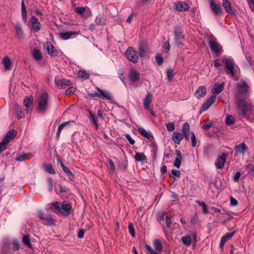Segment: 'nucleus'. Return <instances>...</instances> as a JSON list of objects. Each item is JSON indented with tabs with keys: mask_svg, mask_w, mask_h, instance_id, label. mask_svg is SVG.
Returning <instances> with one entry per match:
<instances>
[{
	"mask_svg": "<svg viewBox=\"0 0 254 254\" xmlns=\"http://www.w3.org/2000/svg\"><path fill=\"white\" fill-rule=\"evenodd\" d=\"M96 89L97 91L100 92V97H103L104 98L109 100L112 99V96L109 92L107 91L102 90L99 87H96Z\"/></svg>",
	"mask_w": 254,
	"mask_h": 254,
	"instance_id": "nucleus-29",
	"label": "nucleus"
},
{
	"mask_svg": "<svg viewBox=\"0 0 254 254\" xmlns=\"http://www.w3.org/2000/svg\"><path fill=\"white\" fill-rule=\"evenodd\" d=\"M48 95L46 92H43L37 99V112L44 114L48 108Z\"/></svg>",
	"mask_w": 254,
	"mask_h": 254,
	"instance_id": "nucleus-3",
	"label": "nucleus"
},
{
	"mask_svg": "<svg viewBox=\"0 0 254 254\" xmlns=\"http://www.w3.org/2000/svg\"><path fill=\"white\" fill-rule=\"evenodd\" d=\"M21 14L22 17L24 21H26L27 20V10L26 7L24 4V0L21 1Z\"/></svg>",
	"mask_w": 254,
	"mask_h": 254,
	"instance_id": "nucleus-40",
	"label": "nucleus"
},
{
	"mask_svg": "<svg viewBox=\"0 0 254 254\" xmlns=\"http://www.w3.org/2000/svg\"><path fill=\"white\" fill-rule=\"evenodd\" d=\"M17 135V132L14 129L9 130L2 139L7 143Z\"/></svg>",
	"mask_w": 254,
	"mask_h": 254,
	"instance_id": "nucleus-27",
	"label": "nucleus"
},
{
	"mask_svg": "<svg viewBox=\"0 0 254 254\" xmlns=\"http://www.w3.org/2000/svg\"><path fill=\"white\" fill-rule=\"evenodd\" d=\"M77 34V33L76 32L70 31L66 32L65 33H61L60 34V36L61 38H62L64 40H67L72 36Z\"/></svg>",
	"mask_w": 254,
	"mask_h": 254,
	"instance_id": "nucleus-32",
	"label": "nucleus"
},
{
	"mask_svg": "<svg viewBox=\"0 0 254 254\" xmlns=\"http://www.w3.org/2000/svg\"><path fill=\"white\" fill-rule=\"evenodd\" d=\"M14 113L18 119H22L24 117V113L22 111L21 108L17 105L14 107Z\"/></svg>",
	"mask_w": 254,
	"mask_h": 254,
	"instance_id": "nucleus-37",
	"label": "nucleus"
},
{
	"mask_svg": "<svg viewBox=\"0 0 254 254\" xmlns=\"http://www.w3.org/2000/svg\"><path fill=\"white\" fill-rule=\"evenodd\" d=\"M134 158L135 160L138 162L146 160V157L143 153H136L135 155Z\"/></svg>",
	"mask_w": 254,
	"mask_h": 254,
	"instance_id": "nucleus-41",
	"label": "nucleus"
},
{
	"mask_svg": "<svg viewBox=\"0 0 254 254\" xmlns=\"http://www.w3.org/2000/svg\"><path fill=\"white\" fill-rule=\"evenodd\" d=\"M128 228L129 232L130 234L131 235V236L132 237H134L135 236V231L134 229V226H133V224L131 223H130L128 224Z\"/></svg>",
	"mask_w": 254,
	"mask_h": 254,
	"instance_id": "nucleus-50",
	"label": "nucleus"
},
{
	"mask_svg": "<svg viewBox=\"0 0 254 254\" xmlns=\"http://www.w3.org/2000/svg\"><path fill=\"white\" fill-rule=\"evenodd\" d=\"M222 5L225 8L226 11L231 15H235L236 11L235 9L232 8L231 4L227 0H223Z\"/></svg>",
	"mask_w": 254,
	"mask_h": 254,
	"instance_id": "nucleus-23",
	"label": "nucleus"
},
{
	"mask_svg": "<svg viewBox=\"0 0 254 254\" xmlns=\"http://www.w3.org/2000/svg\"><path fill=\"white\" fill-rule=\"evenodd\" d=\"M48 187L50 192L52 191L53 189V180L52 178L47 179Z\"/></svg>",
	"mask_w": 254,
	"mask_h": 254,
	"instance_id": "nucleus-51",
	"label": "nucleus"
},
{
	"mask_svg": "<svg viewBox=\"0 0 254 254\" xmlns=\"http://www.w3.org/2000/svg\"><path fill=\"white\" fill-rule=\"evenodd\" d=\"M127 58L132 63H137L139 59L138 53L134 50L132 47H128L126 51Z\"/></svg>",
	"mask_w": 254,
	"mask_h": 254,
	"instance_id": "nucleus-5",
	"label": "nucleus"
},
{
	"mask_svg": "<svg viewBox=\"0 0 254 254\" xmlns=\"http://www.w3.org/2000/svg\"><path fill=\"white\" fill-rule=\"evenodd\" d=\"M183 139V135L178 131H174L172 133V139L177 144H180Z\"/></svg>",
	"mask_w": 254,
	"mask_h": 254,
	"instance_id": "nucleus-28",
	"label": "nucleus"
},
{
	"mask_svg": "<svg viewBox=\"0 0 254 254\" xmlns=\"http://www.w3.org/2000/svg\"><path fill=\"white\" fill-rule=\"evenodd\" d=\"M154 247L156 251L160 252L162 250V245L159 240H156L154 242Z\"/></svg>",
	"mask_w": 254,
	"mask_h": 254,
	"instance_id": "nucleus-46",
	"label": "nucleus"
},
{
	"mask_svg": "<svg viewBox=\"0 0 254 254\" xmlns=\"http://www.w3.org/2000/svg\"><path fill=\"white\" fill-rule=\"evenodd\" d=\"M206 93V88L204 86L199 87L195 92V96L197 98L199 99L204 97Z\"/></svg>",
	"mask_w": 254,
	"mask_h": 254,
	"instance_id": "nucleus-30",
	"label": "nucleus"
},
{
	"mask_svg": "<svg viewBox=\"0 0 254 254\" xmlns=\"http://www.w3.org/2000/svg\"><path fill=\"white\" fill-rule=\"evenodd\" d=\"M236 88L238 92L241 94L247 95L249 92L250 87L244 80H242L237 83Z\"/></svg>",
	"mask_w": 254,
	"mask_h": 254,
	"instance_id": "nucleus-10",
	"label": "nucleus"
},
{
	"mask_svg": "<svg viewBox=\"0 0 254 254\" xmlns=\"http://www.w3.org/2000/svg\"><path fill=\"white\" fill-rule=\"evenodd\" d=\"M31 55L33 59L37 61H41L43 58L42 54L39 49L36 48L31 49Z\"/></svg>",
	"mask_w": 254,
	"mask_h": 254,
	"instance_id": "nucleus-25",
	"label": "nucleus"
},
{
	"mask_svg": "<svg viewBox=\"0 0 254 254\" xmlns=\"http://www.w3.org/2000/svg\"><path fill=\"white\" fill-rule=\"evenodd\" d=\"M38 216L40 218L39 221L44 225L49 226L55 225V217L51 214L45 213L43 211H39Z\"/></svg>",
	"mask_w": 254,
	"mask_h": 254,
	"instance_id": "nucleus-4",
	"label": "nucleus"
},
{
	"mask_svg": "<svg viewBox=\"0 0 254 254\" xmlns=\"http://www.w3.org/2000/svg\"><path fill=\"white\" fill-rule=\"evenodd\" d=\"M15 29L16 34L19 39H21L23 37V32L21 25L19 22H17L15 24Z\"/></svg>",
	"mask_w": 254,
	"mask_h": 254,
	"instance_id": "nucleus-36",
	"label": "nucleus"
},
{
	"mask_svg": "<svg viewBox=\"0 0 254 254\" xmlns=\"http://www.w3.org/2000/svg\"><path fill=\"white\" fill-rule=\"evenodd\" d=\"M235 119L231 115H228L226 117L225 123L228 126H230L234 123Z\"/></svg>",
	"mask_w": 254,
	"mask_h": 254,
	"instance_id": "nucleus-48",
	"label": "nucleus"
},
{
	"mask_svg": "<svg viewBox=\"0 0 254 254\" xmlns=\"http://www.w3.org/2000/svg\"><path fill=\"white\" fill-rule=\"evenodd\" d=\"M88 111L89 113V119L90 122L95 125L96 128H98V126L97 122V120L96 119L95 117L94 116V115L92 114V112L90 110H89Z\"/></svg>",
	"mask_w": 254,
	"mask_h": 254,
	"instance_id": "nucleus-44",
	"label": "nucleus"
},
{
	"mask_svg": "<svg viewBox=\"0 0 254 254\" xmlns=\"http://www.w3.org/2000/svg\"><path fill=\"white\" fill-rule=\"evenodd\" d=\"M51 209L55 210V212L59 215L67 217L73 211L72 206L69 203L64 201L62 203L58 201H55L50 203Z\"/></svg>",
	"mask_w": 254,
	"mask_h": 254,
	"instance_id": "nucleus-2",
	"label": "nucleus"
},
{
	"mask_svg": "<svg viewBox=\"0 0 254 254\" xmlns=\"http://www.w3.org/2000/svg\"><path fill=\"white\" fill-rule=\"evenodd\" d=\"M222 62L224 63L226 66L225 72L226 73L230 75L231 77H234L235 75L234 72V62L233 60L230 59H223Z\"/></svg>",
	"mask_w": 254,
	"mask_h": 254,
	"instance_id": "nucleus-6",
	"label": "nucleus"
},
{
	"mask_svg": "<svg viewBox=\"0 0 254 254\" xmlns=\"http://www.w3.org/2000/svg\"><path fill=\"white\" fill-rule=\"evenodd\" d=\"M30 22L35 32H38L41 29V24L38 19L35 16H32Z\"/></svg>",
	"mask_w": 254,
	"mask_h": 254,
	"instance_id": "nucleus-19",
	"label": "nucleus"
},
{
	"mask_svg": "<svg viewBox=\"0 0 254 254\" xmlns=\"http://www.w3.org/2000/svg\"><path fill=\"white\" fill-rule=\"evenodd\" d=\"M181 159L179 158H176L175 159V162L174 163V165L177 167V168H179L181 166Z\"/></svg>",
	"mask_w": 254,
	"mask_h": 254,
	"instance_id": "nucleus-63",
	"label": "nucleus"
},
{
	"mask_svg": "<svg viewBox=\"0 0 254 254\" xmlns=\"http://www.w3.org/2000/svg\"><path fill=\"white\" fill-rule=\"evenodd\" d=\"M44 48L48 54L52 57H58L60 54V51L57 50L51 42H46L44 45Z\"/></svg>",
	"mask_w": 254,
	"mask_h": 254,
	"instance_id": "nucleus-7",
	"label": "nucleus"
},
{
	"mask_svg": "<svg viewBox=\"0 0 254 254\" xmlns=\"http://www.w3.org/2000/svg\"><path fill=\"white\" fill-rule=\"evenodd\" d=\"M23 104L25 107L26 113L31 115L33 109V98L32 96L30 95L25 97L23 101Z\"/></svg>",
	"mask_w": 254,
	"mask_h": 254,
	"instance_id": "nucleus-11",
	"label": "nucleus"
},
{
	"mask_svg": "<svg viewBox=\"0 0 254 254\" xmlns=\"http://www.w3.org/2000/svg\"><path fill=\"white\" fill-rule=\"evenodd\" d=\"M45 170L49 174H55L56 172L51 164H45L44 165Z\"/></svg>",
	"mask_w": 254,
	"mask_h": 254,
	"instance_id": "nucleus-42",
	"label": "nucleus"
},
{
	"mask_svg": "<svg viewBox=\"0 0 254 254\" xmlns=\"http://www.w3.org/2000/svg\"><path fill=\"white\" fill-rule=\"evenodd\" d=\"M5 70H8L11 68V62L8 56H5L2 61Z\"/></svg>",
	"mask_w": 254,
	"mask_h": 254,
	"instance_id": "nucleus-34",
	"label": "nucleus"
},
{
	"mask_svg": "<svg viewBox=\"0 0 254 254\" xmlns=\"http://www.w3.org/2000/svg\"><path fill=\"white\" fill-rule=\"evenodd\" d=\"M196 203L200 205L202 207V211L204 214H207L208 213L207 205L203 202L200 200H196Z\"/></svg>",
	"mask_w": 254,
	"mask_h": 254,
	"instance_id": "nucleus-47",
	"label": "nucleus"
},
{
	"mask_svg": "<svg viewBox=\"0 0 254 254\" xmlns=\"http://www.w3.org/2000/svg\"><path fill=\"white\" fill-rule=\"evenodd\" d=\"M78 77L87 79L89 78L90 75L85 70H79L78 73Z\"/></svg>",
	"mask_w": 254,
	"mask_h": 254,
	"instance_id": "nucleus-45",
	"label": "nucleus"
},
{
	"mask_svg": "<svg viewBox=\"0 0 254 254\" xmlns=\"http://www.w3.org/2000/svg\"><path fill=\"white\" fill-rule=\"evenodd\" d=\"M62 167L63 168V171L64 173L67 175L70 181H73L74 180V175L70 171L68 168L65 166L64 164H62Z\"/></svg>",
	"mask_w": 254,
	"mask_h": 254,
	"instance_id": "nucleus-33",
	"label": "nucleus"
},
{
	"mask_svg": "<svg viewBox=\"0 0 254 254\" xmlns=\"http://www.w3.org/2000/svg\"><path fill=\"white\" fill-rule=\"evenodd\" d=\"M107 166L109 170L110 174L114 173L115 170V166L113 161L110 159H108L107 160Z\"/></svg>",
	"mask_w": 254,
	"mask_h": 254,
	"instance_id": "nucleus-39",
	"label": "nucleus"
},
{
	"mask_svg": "<svg viewBox=\"0 0 254 254\" xmlns=\"http://www.w3.org/2000/svg\"><path fill=\"white\" fill-rule=\"evenodd\" d=\"M22 242L29 248H32V245L31 244L29 236L28 235H25L23 236Z\"/></svg>",
	"mask_w": 254,
	"mask_h": 254,
	"instance_id": "nucleus-43",
	"label": "nucleus"
},
{
	"mask_svg": "<svg viewBox=\"0 0 254 254\" xmlns=\"http://www.w3.org/2000/svg\"><path fill=\"white\" fill-rule=\"evenodd\" d=\"M235 103L238 115L250 122H254V105L248 102L243 96H237Z\"/></svg>",
	"mask_w": 254,
	"mask_h": 254,
	"instance_id": "nucleus-1",
	"label": "nucleus"
},
{
	"mask_svg": "<svg viewBox=\"0 0 254 254\" xmlns=\"http://www.w3.org/2000/svg\"><path fill=\"white\" fill-rule=\"evenodd\" d=\"M216 99L215 95H212L209 99H208L205 103H204L201 108L200 111H204L207 110L210 106L215 102Z\"/></svg>",
	"mask_w": 254,
	"mask_h": 254,
	"instance_id": "nucleus-20",
	"label": "nucleus"
},
{
	"mask_svg": "<svg viewBox=\"0 0 254 254\" xmlns=\"http://www.w3.org/2000/svg\"><path fill=\"white\" fill-rule=\"evenodd\" d=\"M138 55L140 57H144L151 53L148 45L143 42H140L138 45Z\"/></svg>",
	"mask_w": 254,
	"mask_h": 254,
	"instance_id": "nucleus-12",
	"label": "nucleus"
},
{
	"mask_svg": "<svg viewBox=\"0 0 254 254\" xmlns=\"http://www.w3.org/2000/svg\"><path fill=\"white\" fill-rule=\"evenodd\" d=\"M7 144L8 143L6 142L2 139L1 141L0 142V153L2 152L5 149L6 146Z\"/></svg>",
	"mask_w": 254,
	"mask_h": 254,
	"instance_id": "nucleus-54",
	"label": "nucleus"
},
{
	"mask_svg": "<svg viewBox=\"0 0 254 254\" xmlns=\"http://www.w3.org/2000/svg\"><path fill=\"white\" fill-rule=\"evenodd\" d=\"M208 44L211 50L218 55L222 54V47L218 44L216 39L212 37L209 41Z\"/></svg>",
	"mask_w": 254,
	"mask_h": 254,
	"instance_id": "nucleus-9",
	"label": "nucleus"
},
{
	"mask_svg": "<svg viewBox=\"0 0 254 254\" xmlns=\"http://www.w3.org/2000/svg\"><path fill=\"white\" fill-rule=\"evenodd\" d=\"M85 10V8L84 7H77L75 8V11L79 14H83Z\"/></svg>",
	"mask_w": 254,
	"mask_h": 254,
	"instance_id": "nucleus-59",
	"label": "nucleus"
},
{
	"mask_svg": "<svg viewBox=\"0 0 254 254\" xmlns=\"http://www.w3.org/2000/svg\"><path fill=\"white\" fill-rule=\"evenodd\" d=\"M71 122H64L63 124H61L59 126L57 131H59V132L60 131L61 132V131L62 130V129H63V128L64 127H65L66 126L69 125Z\"/></svg>",
	"mask_w": 254,
	"mask_h": 254,
	"instance_id": "nucleus-58",
	"label": "nucleus"
},
{
	"mask_svg": "<svg viewBox=\"0 0 254 254\" xmlns=\"http://www.w3.org/2000/svg\"><path fill=\"white\" fill-rule=\"evenodd\" d=\"M175 9L179 11H185L189 10L190 6L186 2L182 1H177L174 3Z\"/></svg>",
	"mask_w": 254,
	"mask_h": 254,
	"instance_id": "nucleus-17",
	"label": "nucleus"
},
{
	"mask_svg": "<svg viewBox=\"0 0 254 254\" xmlns=\"http://www.w3.org/2000/svg\"><path fill=\"white\" fill-rule=\"evenodd\" d=\"M174 40L177 43H178L179 42L185 39L183 28L180 25H177L174 27Z\"/></svg>",
	"mask_w": 254,
	"mask_h": 254,
	"instance_id": "nucleus-8",
	"label": "nucleus"
},
{
	"mask_svg": "<svg viewBox=\"0 0 254 254\" xmlns=\"http://www.w3.org/2000/svg\"><path fill=\"white\" fill-rule=\"evenodd\" d=\"M182 131L183 132V137L184 136L185 139L188 141L190 138V135L191 134V132H190V125L188 123L184 124Z\"/></svg>",
	"mask_w": 254,
	"mask_h": 254,
	"instance_id": "nucleus-22",
	"label": "nucleus"
},
{
	"mask_svg": "<svg viewBox=\"0 0 254 254\" xmlns=\"http://www.w3.org/2000/svg\"><path fill=\"white\" fill-rule=\"evenodd\" d=\"M12 244H13V247H12V249L13 251H16L20 249V244L19 243V242L17 240H13Z\"/></svg>",
	"mask_w": 254,
	"mask_h": 254,
	"instance_id": "nucleus-52",
	"label": "nucleus"
},
{
	"mask_svg": "<svg viewBox=\"0 0 254 254\" xmlns=\"http://www.w3.org/2000/svg\"><path fill=\"white\" fill-rule=\"evenodd\" d=\"M196 235L193 233L190 235L186 236L182 238V241L186 246L190 245L192 241L196 242Z\"/></svg>",
	"mask_w": 254,
	"mask_h": 254,
	"instance_id": "nucleus-18",
	"label": "nucleus"
},
{
	"mask_svg": "<svg viewBox=\"0 0 254 254\" xmlns=\"http://www.w3.org/2000/svg\"><path fill=\"white\" fill-rule=\"evenodd\" d=\"M10 242L8 240H4L3 241V245L1 248V253L2 254H10Z\"/></svg>",
	"mask_w": 254,
	"mask_h": 254,
	"instance_id": "nucleus-21",
	"label": "nucleus"
},
{
	"mask_svg": "<svg viewBox=\"0 0 254 254\" xmlns=\"http://www.w3.org/2000/svg\"><path fill=\"white\" fill-rule=\"evenodd\" d=\"M235 234V231H233V232L229 233H227L224 235L222 238L225 240V241H227L229 239H230Z\"/></svg>",
	"mask_w": 254,
	"mask_h": 254,
	"instance_id": "nucleus-53",
	"label": "nucleus"
},
{
	"mask_svg": "<svg viewBox=\"0 0 254 254\" xmlns=\"http://www.w3.org/2000/svg\"><path fill=\"white\" fill-rule=\"evenodd\" d=\"M55 82L57 86H60L62 88H63L64 86H69L71 85V82L70 80L62 78L60 76H56L55 77Z\"/></svg>",
	"mask_w": 254,
	"mask_h": 254,
	"instance_id": "nucleus-13",
	"label": "nucleus"
},
{
	"mask_svg": "<svg viewBox=\"0 0 254 254\" xmlns=\"http://www.w3.org/2000/svg\"><path fill=\"white\" fill-rule=\"evenodd\" d=\"M223 88L224 83H215L211 90V92L213 94H219L223 90Z\"/></svg>",
	"mask_w": 254,
	"mask_h": 254,
	"instance_id": "nucleus-31",
	"label": "nucleus"
},
{
	"mask_svg": "<svg viewBox=\"0 0 254 254\" xmlns=\"http://www.w3.org/2000/svg\"><path fill=\"white\" fill-rule=\"evenodd\" d=\"M248 149V146L245 143H241L235 147V150L237 154H244Z\"/></svg>",
	"mask_w": 254,
	"mask_h": 254,
	"instance_id": "nucleus-24",
	"label": "nucleus"
},
{
	"mask_svg": "<svg viewBox=\"0 0 254 254\" xmlns=\"http://www.w3.org/2000/svg\"><path fill=\"white\" fill-rule=\"evenodd\" d=\"M138 130L142 136L147 138H153V136L150 131H147L141 127L138 128Z\"/></svg>",
	"mask_w": 254,
	"mask_h": 254,
	"instance_id": "nucleus-35",
	"label": "nucleus"
},
{
	"mask_svg": "<svg viewBox=\"0 0 254 254\" xmlns=\"http://www.w3.org/2000/svg\"><path fill=\"white\" fill-rule=\"evenodd\" d=\"M153 95L151 93H148L145 96L143 100V107L144 109L148 110L150 107V105L152 100Z\"/></svg>",
	"mask_w": 254,
	"mask_h": 254,
	"instance_id": "nucleus-26",
	"label": "nucleus"
},
{
	"mask_svg": "<svg viewBox=\"0 0 254 254\" xmlns=\"http://www.w3.org/2000/svg\"><path fill=\"white\" fill-rule=\"evenodd\" d=\"M146 250L148 252L149 254H159L158 252L155 251L150 246L146 245Z\"/></svg>",
	"mask_w": 254,
	"mask_h": 254,
	"instance_id": "nucleus-61",
	"label": "nucleus"
},
{
	"mask_svg": "<svg viewBox=\"0 0 254 254\" xmlns=\"http://www.w3.org/2000/svg\"><path fill=\"white\" fill-rule=\"evenodd\" d=\"M128 77L130 82L135 83L140 79V75L137 70L132 69L129 71Z\"/></svg>",
	"mask_w": 254,
	"mask_h": 254,
	"instance_id": "nucleus-14",
	"label": "nucleus"
},
{
	"mask_svg": "<svg viewBox=\"0 0 254 254\" xmlns=\"http://www.w3.org/2000/svg\"><path fill=\"white\" fill-rule=\"evenodd\" d=\"M247 169H249V173L252 174V175L254 176V166L251 164H248L247 166Z\"/></svg>",
	"mask_w": 254,
	"mask_h": 254,
	"instance_id": "nucleus-64",
	"label": "nucleus"
},
{
	"mask_svg": "<svg viewBox=\"0 0 254 254\" xmlns=\"http://www.w3.org/2000/svg\"><path fill=\"white\" fill-rule=\"evenodd\" d=\"M227 155L225 153H222L220 156H219L215 163V165L217 169H221L224 166L226 162Z\"/></svg>",
	"mask_w": 254,
	"mask_h": 254,
	"instance_id": "nucleus-15",
	"label": "nucleus"
},
{
	"mask_svg": "<svg viewBox=\"0 0 254 254\" xmlns=\"http://www.w3.org/2000/svg\"><path fill=\"white\" fill-rule=\"evenodd\" d=\"M75 91V88L71 86L69 87L65 91V94L66 95H69L72 93H73Z\"/></svg>",
	"mask_w": 254,
	"mask_h": 254,
	"instance_id": "nucleus-60",
	"label": "nucleus"
},
{
	"mask_svg": "<svg viewBox=\"0 0 254 254\" xmlns=\"http://www.w3.org/2000/svg\"><path fill=\"white\" fill-rule=\"evenodd\" d=\"M95 23L100 26H103L106 24V21L102 15H98L96 16L95 20Z\"/></svg>",
	"mask_w": 254,
	"mask_h": 254,
	"instance_id": "nucleus-38",
	"label": "nucleus"
},
{
	"mask_svg": "<svg viewBox=\"0 0 254 254\" xmlns=\"http://www.w3.org/2000/svg\"><path fill=\"white\" fill-rule=\"evenodd\" d=\"M166 128L168 131H172L175 128V125L173 123H168L166 125Z\"/></svg>",
	"mask_w": 254,
	"mask_h": 254,
	"instance_id": "nucleus-56",
	"label": "nucleus"
},
{
	"mask_svg": "<svg viewBox=\"0 0 254 254\" xmlns=\"http://www.w3.org/2000/svg\"><path fill=\"white\" fill-rule=\"evenodd\" d=\"M210 6L211 9L213 11V12L215 13V14L217 15H221L223 14V11L221 7V6L218 4L215 3L214 0H210Z\"/></svg>",
	"mask_w": 254,
	"mask_h": 254,
	"instance_id": "nucleus-16",
	"label": "nucleus"
},
{
	"mask_svg": "<svg viewBox=\"0 0 254 254\" xmlns=\"http://www.w3.org/2000/svg\"><path fill=\"white\" fill-rule=\"evenodd\" d=\"M173 72V70L171 69H170L167 71V78L169 81H171L174 77V75Z\"/></svg>",
	"mask_w": 254,
	"mask_h": 254,
	"instance_id": "nucleus-57",
	"label": "nucleus"
},
{
	"mask_svg": "<svg viewBox=\"0 0 254 254\" xmlns=\"http://www.w3.org/2000/svg\"><path fill=\"white\" fill-rule=\"evenodd\" d=\"M155 60L158 65H161L163 63L164 59L161 54H157L155 56Z\"/></svg>",
	"mask_w": 254,
	"mask_h": 254,
	"instance_id": "nucleus-49",
	"label": "nucleus"
},
{
	"mask_svg": "<svg viewBox=\"0 0 254 254\" xmlns=\"http://www.w3.org/2000/svg\"><path fill=\"white\" fill-rule=\"evenodd\" d=\"M191 141L192 146L193 147H195L196 144V140L195 135L193 132H191Z\"/></svg>",
	"mask_w": 254,
	"mask_h": 254,
	"instance_id": "nucleus-55",
	"label": "nucleus"
},
{
	"mask_svg": "<svg viewBox=\"0 0 254 254\" xmlns=\"http://www.w3.org/2000/svg\"><path fill=\"white\" fill-rule=\"evenodd\" d=\"M126 138L128 140L130 144L133 145L135 143V141L131 138L129 134L127 133L125 135Z\"/></svg>",
	"mask_w": 254,
	"mask_h": 254,
	"instance_id": "nucleus-62",
	"label": "nucleus"
}]
</instances>
